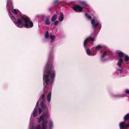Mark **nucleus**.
<instances>
[{
  "label": "nucleus",
  "instance_id": "nucleus-29",
  "mask_svg": "<svg viewBox=\"0 0 129 129\" xmlns=\"http://www.w3.org/2000/svg\"><path fill=\"white\" fill-rule=\"evenodd\" d=\"M39 114H40L42 112V110H41V109L40 108H39Z\"/></svg>",
  "mask_w": 129,
  "mask_h": 129
},
{
  "label": "nucleus",
  "instance_id": "nucleus-6",
  "mask_svg": "<svg viewBox=\"0 0 129 129\" xmlns=\"http://www.w3.org/2000/svg\"><path fill=\"white\" fill-rule=\"evenodd\" d=\"M94 41V39L93 38H88L84 41V46L85 47L87 46V42L88 41Z\"/></svg>",
  "mask_w": 129,
  "mask_h": 129
},
{
  "label": "nucleus",
  "instance_id": "nucleus-9",
  "mask_svg": "<svg viewBox=\"0 0 129 129\" xmlns=\"http://www.w3.org/2000/svg\"><path fill=\"white\" fill-rule=\"evenodd\" d=\"M119 126L120 129L125 128V122H123L120 123Z\"/></svg>",
  "mask_w": 129,
  "mask_h": 129
},
{
  "label": "nucleus",
  "instance_id": "nucleus-28",
  "mask_svg": "<svg viewBox=\"0 0 129 129\" xmlns=\"http://www.w3.org/2000/svg\"><path fill=\"white\" fill-rule=\"evenodd\" d=\"M58 22L57 21H56L54 22V24L55 25H58Z\"/></svg>",
  "mask_w": 129,
  "mask_h": 129
},
{
  "label": "nucleus",
  "instance_id": "nucleus-34",
  "mask_svg": "<svg viewBox=\"0 0 129 129\" xmlns=\"http://www.w3.org/2000/svg\"><path fill=\"white\" fill-rule=\"evenodd\" d=\"M125 96V95H122V96Z\"/></svg>",
  "mask_w": 129,
  "mask_h": 129
},
{
  "label": "nucleus",
  "instance_id": "nucleus-33",
  "mask_svg": "<svg viewBox=\"0 0 129 129\" xmlns=\"http://www.w3.org/2000/svg\"><path fill=\"white\" fill-rule=\"evenodd\" d=\"M118 72H121V70H117V71Z\"/></svg>",
  "mask_w": 129,
  "mask_h": 129
},
{
  "label": "nucleus",
  "instance_id": "nucleus-23",
  "mask_svg": "<svg viewBox=\"0 0 129 129\" xmlns=\"http://www.w3.org/2000/svg\"><path fill=\"white\" fill-rule=\"evenodd\" d=\"M55 36L54 35L52 36V35H50V38L52 39L51 41L52 43L54 42V40L53 39V38H54Z\"/></svg>",
  "mask_w": 129,
  "mask_h": 129
},
{
  "label": "nucleus",
  "instance_id": "nucleus-15",
  "mask_svg": "<svg viewBox=\"0 0 129 129\" xmlns=\"http://www.w3.org/2000/svg\"><path fill=\"white\" fill-rule=\"evenodd\" d=\"M124 119L125 120H128L129 119V114H127L124 117Z\"/></svg>",
  "mask_w": 129,
  "mask_h": 129
},
{
  "label": "nucleus",
  "instance_id": "nucleus-5",
  "mask_svg": "<svg viewBox=\"0 0 129 129\" xmlns=\"http://www.w3.org/2000/svg\"><path fill=\"white\" fill-rule=\"evenodd\" d=\"M81 4L83 6V7H81L80 6L77 5L73 7V9L76 11L79 12H81L83 11V8L84 7L87 6V4L85 2H81Z\"/></svg>",
  "mask_w": 129,
  "mask_h": 129
},
{
  "label": "nucleus",
  "instance_id": "nucleus-17",
  "mask_svg": "<svg viewBox=\"0 0 129 129\" xmlns=\"http://www.w3.org/2000/svg\"><path fill=\"white\" fill-rule=\"evenodd\" d=\"M45 24L47 25H49L50 24V22L49 20L48 19H46L45 22Z\"/></svg>",
  "mask_w": 129,
  "mask_h": 129
},
{
  "label": "nucleus",
  "instance_id": "nucleus-11",
  "mask_svg": "<svg viewBox=\"0 0 129 129\" xmlns=\"http://www.w3.org/2000/svg\"><path fill=\"white\" fill-rule=\"evenodd\" d=\"M40 105L43 109H44L46 110H47L48 108L45 105L43 104V103H41Z\"/></svg>",
  "mask_w": 129,
  "mask_h": 129
},
{
  "label": "nucleus",
  "instance_id": "nucleus-19",
  "mask_svg": "<svg viewBox=\"0 0 129 129\" xmlns=\"http://www.w3.org/2000/svg\"><path fill=\"white\" fill-rule=\"evenodd\" d=\"M102 48V47L100 45H98L95 47L96 51L98 50H100Z\"/></svg>",
  "mask_w": 129,
  "mask_h": 129
},
{
  "label": "nucleus",
  "instance_id": "nucleus-10",
  "mask_svg": "<svg viewBox=\"0 0 129 129\" xmlns=\"http://www.w3.org/2000/svg\"><path fill=\"white\" fill-rule=\"evenodd\" d=\"M123 60L122 58H120L119 59V61L117 63V65L119 67H121L122 66V64L123 63Z\"/></svg>",
  "mask_w": 129,
  "mask_h": 129
},
{
  "label": "nucleus",
  "instance_id": "nucleus-21",
  "mask_svg": "<svg viewBox=\"0 0 129 129\" xmlns=\"http://www.w3.org/2000/svg\"><path fill=\"white\" fill-rule=\"evenodd\" d=\"M85 15L87 18L89 19H91V16L90 15H88L87 13H85Z\"/></svg>",
  "mask_w": 129,
  "mask_h": 129
},
{
  "label": "nucleus",
  "instance_id": "nucleus-31",
  "mask_svg": "<svg viewBox=\"0 0 129 129\" xmlns=\"http://www.w3.org/2000/svg\"><path fill=\"white\" fill-rule=\"evenodd\" d=\"M125 93H129V90L127 89L125 90Z\"/></svg>",
  "mask_w": 129,
  "mask_h": 129
},
{
  "label": "nucleus",
  "instance_id": "nucleus-26",
  "mask_svg": "<svg viewBox=\"0 0 129 129\" xmlns=\"http://www.w3.org/2000/svg\"><path fill=\"white\" fill-rule=\"evenodd\" d=\"M45 95L44 94H43L42 95V96H41L42 100L44 101L45 100Z\"/></svg>",
  "mask_w": 129,
  "mask_h": 129
},
{
  "label": "nucleus",
  "instance_id": "nucleus-3",
  "mask_svg": "<svg viewBox=\"0 0 129 129\" xmlns=\"http://www.w3.org/2000/svg\"><path fill=\"white\" fill-rule=\"evenodd\" d=\"M7 7L8 10L9 12V14L11 19L13 20L15 19L14 17L11 14V11L13 14L16 15L17 14V12L16 10L14 9L12 10L13 7L12 4V2L11 0H8Z\"/></svg>",
  "mask_w": 129,
  "mask_h": 129
},
{
  "label": "nucleus",
  "instance_id": "nucleus-4",
  "mask_svg": "<svg viewBox=\"0 0 129 129\" xmlns=\"http://www.w3.org/2000/svg\"><path fill=\"white\" fill-rule=\"evenodd\" d=\"M47 118V116L46 114H42L40 117L39 120L40 123L42 120H43L42 123V126L41 127L40 124H38L36 129H46L47 128V122L46 120H45Z\"/></svg>",
  "mask_w": 129,
  "mask_h": 129
},
{
  "label": "nucleus",
  "instance_id": "nucleus-2",
  "mask_svg": "<svg viewBox=\"0 0 129 129\" xmlns=\"http://www.w3.org/2000/svg\"><path fill=\"white\" fill-rule=\"evenodd\" d=\"M18 20L15 24L19 28H21L23 26L29 28L32 27L33 25V23L26 18L22 16H18Z\"/></svg>",
  "mask_w": 129,
  "mask_h": 129
},
{
  "label": "nucleus",
  "instance_id": "nucleus-13",
  "mask_svg": "<svg viewBox=\"0 0 129 129\" xmlns=\"http://www.w3.org/2000/svg\"><path fill=\"white\" fill-rule=\"evenodd\" d=\"M57 16L55 14L51 18V20L52 21H54L56 19H57Z\"/></svg>",
  "mask_w": 129,
  "mask_h": 129
},
{
  "label": "nucleus",
  "instance_id": "nucleus-22",
  "mask_svg": "<svg viewBox=\"0 0 129 129\" xmlns=\"http://www.w3.org/2000/svg\"><path fill=\"white\" fill-rule=\"evenodd\" d=\"M85 15L87 18L89 19H91V16L90 15H88L87 13H85Z\"/></svg>",
  "mask_w": 129,
  "mask_h": 129
},
{
  "label": "nucleus",
  "instance_id": "nucleus-30",
  "mask_svg": "<svg viewBox=\"0 0 129 129\" xmlns=\"http://www.w3.org/2000/svg\"><path fill=\"white\" fill-rule=\"evenodd\" d=\"M39 101H38L37 102L36 105V107H38L39 105Z\"/></svg>",
  "mask_w": 129,
  "mask_h": 129
},
{
  "label": "nucleus",
  "instance_id": "nucleus-1",
  "mask_svg": "<svg viewBox=\"0 0 129 129\" xmlns=\"http://www.w3.org/2000/svg\"><path fill=\"white\" fill-rule=\"evenodd\" d=\"M48 62L46 64V68L47 66V70L45 73H44L43 80L44 84L45 82L46 84V88L51 89V85L52 83L55 76V72L54 70H52L51 66L48 65Z\"/></svg>",
  "mask_w": 129,
  "mask_h": 129
},
{
  "label": "nucleus",
  "instance_id": "nucleus-14",
  "mask_svg": "<svg viewBox=\"0 0 129 129\" xmlns=\"http://www.w3.org/2000/svg\"><path fill=\"white\" fill-rule=\"evenodd\" d=\"M37 109H36V108H35L34 109V111H33V115L35 116H36L37 114Z\"/></svg>",
  "mask_w": 129,
  "mask_h": 129
},
{
  "label": "nucleus",
  "instance_id": "nucleus-8",
  "mask_svg": "<svg viewBox=\"0 0 129 129\" xmlns=\"http://www.w3.org/2000/svg\"><path fill=\"white\" fill-rule=\"evenodd\" d=\"M116 53L117 54H118L119 56L120 57H122L125 56L124 53L121 51H117Z\"/></svg>",
  "mask_w": 129,
  "mask_h": 129
},
{
  "label": "nucleus",
  "instance_id": "nucleus-18",
  "mask_svg": "<svg viewBox=\"0 0 129 129\" xmlns=\"http://www.w3.org/2000/svg\"><path fill=\"white\" fill-rule=\"evenodd\" d=\"M49 35L48 31H46L45 35V37L46 39H48L49 38Z\"/></svg>",
  "mask_w": 129,
  "mask_h": 129
},
{
  "label": "nucleus",
  "instance_id": "nucleus-12",
  "mask_svg": "<svg viewBox=\"0 0 129 129\" xmlns=\"http://www.w3.org/2000/svg\"><path fill=\"white\" fill-rule=\"evenodd\" d=\"M51 93L50 92L48 94L47 96V100L48 102H50L51 100Z\"/></svg>",
  "mask_w": 129,
  "mask_h": 129
},
{
  "label": "nucleus",
  "instance_id": "nucleus-20",
  "mask_svg": "<svg viewBox=\"0 0 129 129\" xmlns=\"http://www.w3.org/2000/svg\"><path fill=\"white\" fill-rule=\"evenodd\" d=\"M49 126L50 128L53 127V122L52 121H50L49 122Z\"/></svg>",
  "mask_w": 129,
  "mask_h": 129
},
{
  "label": "nucleus",
  "instance_id": "nucleus-27",
  "mask_svg": "<svg viewBox=\"0 0 129 129\" xmlns=\"http://www.w3.org/2000/svg\"><path fill=\"white\" fill-rule=\"evenodd\" d=\"M106 52H105L103 54L102 56V58L104 57L106 55Z\"/></svg>",
  "mask_w": 129,
  "mask_h": 129
},
{
  "label": "nucleus",
  "instance_id": "nucleus-32",
  "mask_svg": "<svg viewBox=\"0 0 129 129\" xmlns=\"http://www.w3.org/2000/svg\"><path fill=\"white\" fill-rule=\"evenodd\" d=\"M129 126V122L128 124H125V128H126L127 127Z\"/></svg>",
  "mask_w": 129,
  "mask_h": 129
},
{
  "label": "nucleus",
  "instance_id": "nucleus-25",
  "mask_svg": "<svg viewBox=\"0 0 129 129\" xmlns=\"http://www.w3.org/2000/svg\"><path fill=\"white\" fill-rule=\"evenodd\" d=\"M87 53V54L89 55H90V54L91 53V52L90 50L89 49H88L86 51Z\"/></svg>",
  "mask_w": 129,
  "mask_h": 129
},
{
  "label": "nucleus",
  "instance_id": "nucleus-24",
  "mask_svg": "<svg viewBox=\"0 0 129 129\" xmlns=\"http://www.w3.org/2000/svg\"><path fill=\"white\" fill-rule=\"evenodd\" d=\"M125 55V60L126 61H127L129 59V57L127 55Z\"/></svg>",
  "mask_w": 129,
  "mask_h": 129
},
{
  "label": "nucleus",
  "instance_id": "nucleus-7",
  "mask_svg": "<svg viewBox=\"0 0 129 129\" xmlns=\"http://www.w3.org/2000/svg\"><path fill=\"white\" fill-rule=\"evenodd\" d=\"M91 23L93 26V27L94 28H95L96 27L98 26L99 24V23H95V20L94 19H93L91 20Z\"/></svg>",
  "mask_w": 129,
  "mask_h": 129
},
{
  "label": "nucleus",
  "instance_id": "nucleus-16",
  "mask_svg": "<svg viewBox=\"0 0 129 129\" xmlns=\"http://www.w3.org/2000/svg\"><path fill=\"white\" fill-rule=\"evenodd\" d=\"M61 16L60 18H59V21H62L63 18V15L62 13H61Z\"/></svg>",
  "mask_w": 129,
  "mask_h": 129
}]
</instances>
